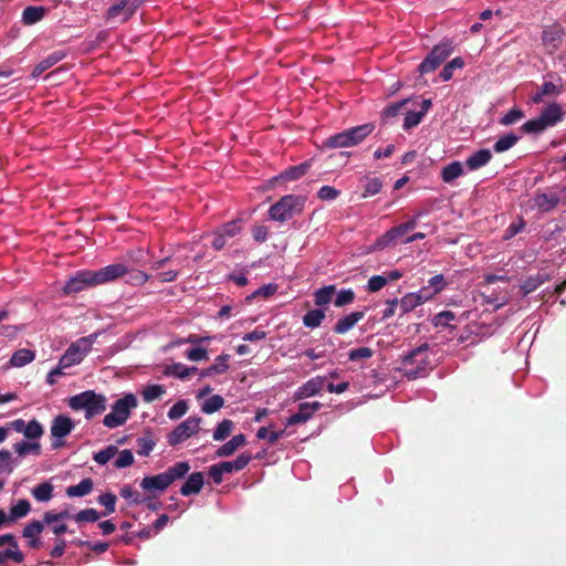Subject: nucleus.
<instances>
[{"label":"nucleus","instance_id":"obj_6","mask_svg":"<svg viewBox=\"0 0 566 566\" xmlns=\"http://www.w3.org/2000/svg\"><path fill=\"white\" fill-rule=\"evenodd\" d=\"M453 52L452 42L447 40L432 48L426 59L418 65L420 74L436 71Z\"/></svg>","mask_w":566,"mask_h":566},{"label":"nucleus","instance_id":"obj_50","mask_svg":"<svg viewBox=\"0 0 566 566\" xmlns=\"http://www.w3.org/2000/svg\"><path fill=\"white\" fill-rule=\"evenodd\" d=\"M547 128L545 123L541 119V117L533 118L524 123L521 129L526 134H538L544 132Z\"/></svg>","mask_w":566,"mask_h":566},{"label":"nucleus","instance_id":"obj_14","mask_svg":"<svg viewBox=\"0 0 566 566\" xmlns=\"http://www.w3.org/2000/svg\"><path fill=\"white\" fill-rule=\"evenodd\" d=\"M560 201V195L554 191L539 192L536 191L532 198L533 208L541 213L553 211Z\"/></svg>","mask_w":566,"mask_h":566},{"label":"nucleus","instance_id":"obj_45","mask_svg":"<svg viewBox=\"0 0 566 566\" xmlns=\"http://www.w3.org/2000/svg\"><path fill=\"white\" fill-rule=\"evenodd\" d=\"M126 275L128 276L126 283L134 286L144 285L149 280V275L146 272L140 270H134L130 266L129 272Z\"/></svg>","mask_w":566,"mask_h":566},{"label":"nucleus","instance_id":"obj_48","mask_svg":"<svg viewBox=\"0 0 566 566\" xmlns=\"http://www.w3.org/2000/svg\"><path fill=\"white\" fill-rule=\"evenodd\" d=\"M119 494L123 499L129 501L132 504H140L146 502V499L142 497V495L129 484L123 485Z\"/></svg>","mask_w":566,"mask_h":566},{"label":"nucleus","instance_id":"obj_59","mask_svg":"<svg viewBox=\"0 0 566 566\" xmlns=\"http://www.w3.org/2000/svg\"><path fill=\"white\" fill-rule=\"evenodd\" d=\"M188 411V403L186 400L177 401L168 411V418L176 420L181 418Z\"/></svg>","mask_w":566,"mask_h":566},{"label":"nucleus","instance_id":"obj_37","mask_svg":"<svg viewBox=\"0 0 566 566\" xmlns=\"http://www.w3.org/2000/svg\"><path fill=\"white\" fill-rule=\"evenodd\" d=\"M34 353L30 349L22 348L17 350L10 359V364L14 367H22L34 359Z\"/></svg>","mask_w":566,"mask_h":566},{"label":"nucleus","instance_id":"obj_51","mask_svg":"<svg viewBox=\"0 0 566 566\" xmlns=\"http://www.w3.org/2000/svg\"><path fill=\"white\" fill-rule=\"evenodd\" d=\"M136 442L137 453L143 457L149 455L156 444L150 434L138 438Z\"/></svg>","mask_w":566,"mask_h":566},{"label":"nucleus","instance_id":"obj_36","mask_svg":"<svg viewBox=\"0 0 566 566\" xmlns=\"http://www.w3.org/2000/svg\"><path fill=\"white\" fill-rule=\"evenodd\" d=\"M446 285H447V281H446L444 276L442 274H437V275L432 276L428 281V285L423 286L421 290L428 291V294L430 295V300H431L434 295H437L441 291H443Z\"/></svg>","mask_w":566,"mask_h":566},{"label":"nucleus","instance_id":"obj_32","mask_svg":"<svg viewBox=\"0 0 566 566\" xmlns=\"http://www.w3.org/2000/svg\"><path fill=\"white\" fill-rule=\"evenodd\" d=\"M0 552L2 553L3 559L6 562L10 559V560L14 562L15 564H21L24 560V554L20 549V546H19L17 539L13 543H10L6 549L0 551Z\"/></svg>","mask_w":566,"mask_h":566},{"label":"nucleus","instance_id":"obj_35","mask_svg":"<svg viewBox=\"0 0 566 566\" xmlns=\"http://www.w3.org/2000/svg\"><path fill=\"white\" fill-rule=\"evenodd\" d=\"M336 292L335 285H327L324 287L318 289L314 293V303L317 306H324L327 305L331 301L333 295Z\"/></svg>","mask_w":566,"mask_h":566},{"label":"nucleus","instance_id":"obj_22","mask_svg":"<svg viewBox=\"0 0 566 566\" xmlns=\"http://www.w3.org/2000/svg\"><path fill=\"white\" fill-rule=\"evenodd\" d=\"M229 359H230L229 354L223 353V354L219 355L216 358L213 365L200 370V377L205 378V377H212L214 375L224 374L229 369V365H228Z\"/></svg>","mask_w":566,"mask_h":566},{"label":"nucleus","instance_id":"obj_41","mask_svg":"<svg viewBox=\"0 0 566 566\" xmlns=\"http://www.w3.org/2000/svg\"><path fill=\"white\" fill-rule=\"evenodd\" d=\"M40 443L39 442H27L20 441L13 444V450L20 455L24 457L28 453H34L36 455L40 454Z\"/></svg>","mask_w":566,"mask_h":566},{"label":"nucleus","instance_id":"obj_44","mask_svg":"<svg viewBox=\"0 0 566 566\" xmlns=\"http://www.w3.org/2000/svg\"><path fill=\"white\" fill-rule=\"evenodd\" d=\"M166 392L164 386L161 385H148L143 390V399L146 402H151L156 399H159Z\"/></svg>","mask_w":566,"mask_h":566},{"label":"nucleus","instance_id":"obj_60","mask_svg":"<svg viewBox=\"0 0 566 566\" xmlns=\"http://www.w3.org/2000/svg\"><path fill=\"white\" fill-rule=\"evenodd\" d=\"M423 118V112H408L403 122V129L409 130L412 127L418 126Z\"/></svg>","mask_w":566,"mask_h":566},{"label":"nucleus","instance_id":"obj_56","mask_svg":"<svg viewBox=\"0 0 566 566\" xmlns=\"http://www.w3.org/2000/svg\"><path fill=\"white\" fill-rule=\"evenodd\" d=\"M98 503L105 507L104 515H108L115 512L116 495L107 492L98 496Z\"/></svg>","mask_w":566,"mask_h":566},{"label":"nucleus","instance_id":"obj_20","mask_svg":"<svg viewBox=\"0 0 566 566\" xmlns=\"http://www.w3.org/2000/svg\"><path fill=\"white\" fill-rule=\"evenodd\" d=\"M205 478L202 472H193L191 473L186 482L180 488V494L184 496H189L192 494L200 493L203 486Z\"/></svg>","mask_w":566,"mask_h":566},{"label":"nucleus","instance_id":"obj_18","mask_svg":"<svg viewBox=\"0 0 566 566\" xmlns=\"http://www.w3.org/2000/svg\"><path fill=\"white\" fill-rule=\"evenodd\" d=\"M365 316L364 311H355L340 317L333 327L335 334L344 335L349 332Z\"/></svg>","mask_w":566,"mask_h":566},{"label":"nucleus","instance_id":"obj_53","mask_svg":"<svg viewBox=\"0 0 566 566\" xmlns=\"http://www.w3.org/2000/svg\"><path fill=\"white\" fill-rule=\"evenodd\" d=\"M455 318V314L451 311H442L436 314L432 318V324L436 327H452L450 322Z\"/></svg>","mask_w":566,"mask_h":566},{"label":"nucleus","instance_id":"obj_10","mask_svg":"<svg viewBox=\"0 0 566 566\" xmlns=\"http://www.w3.org/2000/svg\"><path fill=\"white\" fill-rule=\"evenodd\" d=\"M137 0H120L112 4L105 12L107 21L119 19L122 23L127 22L138 8Z\"/></svg>","mask_w":566,"mask_h":566},{"label":"nucleus","instance_id":"obj_61","mask_svg":"<svg viewBox=\"0 0 566 566\" xmlns=\"http://www.w3.org/2000/svg\"><path fill=\"white\" fill-rule=\"evenodd\" d=\"M277 289H279L277 284H274V283L263 285L260 289H258L256 291H254L250 296H248L247 300L251 301L252 298L258 297V296H263L265 298L270 297L276 293Z\"/></svg>","mask_w":566,"mask_h":566},{"label":"nucleus","instance_id":"obj_1","mask_svg":"<svg viewBox=\"0 0 566 566\" xmlns=\"http://www.w3.org/2000/svg\"><path fill=\"white\" fill-rule=\"evenodd\" d=\"M375 129L374 123H365L331 135L323 142L325 148H349L360 145Z\"/></svg>","mask_w":566,"mask_h":566},{"label":"nucleus","instance_id":"obj_38","mask_svg":"<svg viewBox=\"0 0 566 566\" xmlns=\"http://www.w3.org/2000/svg\"><path fill=\"white\" fill-rule=\"evenodd\" d=\"M325 318L323 310H311L303 316V324L310 328L318 327Z\"/></svg>","mask_w":566,"mask_h":566},{"label":"nucleus","instance_id":"obj_9","mask_svg":"<svg viewBox=\"0 0 566 566\" xmlns=\"http://www.w3.org/2000/svg\"><path fill=\"white\" fill-rule=\"evenodd\" d=\"M74 427L75 423L70 417L64 415H59L54 417L51 424V434L54 438L52 442L53 450L63 447L64 442L62 441V439L69 436L74 429Z\"/></svg>","mask_w":566,"mask_h":566},{"label":"nucleus","instance_id":"obj_34","mask_svg":"<svg viewBox=\"0 0 566 566\" xmlns=\"http://www.w3.org/2000/svg\"><path fill=\"white\" fill-rule=\"evenodd\" d=\"M32 495L38 502H48L53 497V485L43 482L32 489Z\"/></svg>","mask_w":566,"mask_h":566},{"label":"nucleus","instance_id":"obj_63","mask_svg":"<svg viewBox=\"0 0 566 566\" xmlns=\"http://www.w3.org/2000/svg\"><path fill=\"white\" fill-rule=\"evenodd\" d=\"M523 117H524L523 111H521L518 108H512L501 118L500 124H502L504 126H509V125L515 124Z\"/></svg>","mask_w":566,"mask_h":566},{"label":"nucleus","instance_id":"obj_29","mask_svg":"<svg viewBox=\"0 0 566 566\" xmlns=\"http://www.w3.org/2000/svg\"><path fill=\"white\" fill-rule=\"evenodd\" d=\"M46 9L44 7H27L22 12V22L25 25H32L41 21L45 15Z\"/></svg>","mask_w":566,"mask_h":566},{"label":"nucleus","instance_id":"obj_39","mask_svg":"<svg viewBox=\"0 0 566 566\" xmlns=\"http://www.w3.org/2000/svg\"><path fill=\"white\" fill-rule=\"evenodd\" d=\"M520 139V136L510 133L502 137H500L496 143L493 145V149L495 153H503L512 148Z\"/></svg>","mask_w":566,"mask_h":566},{"label":"nucleus","instance_id":"obj_12","mask_svg":"<svg viewBox=\"0 0 566 566\" xmlns=\"http://www.w3.org/2000/svg\"><path fill=\"white\" fill-rule=\"evenodd\" d=\"M129 272V265L125 263H113L106 265L97 271H93L96 285L107 284L120 277H124Z\"/></svg>","mask_w":566,"mask_h":566},{"label":"nucleus","instance_id":"obj_30","mask_svg":"<svg viewBox=\"0 0 566 566\" xmlns=\"http://www.w3.org/2000/svg\"><path fill=\"white\" fill-rule=\"evenodd\" d=\"M463 166L460 161H452L444 166L441 170V179L446 184H451L453 180L463 175Z\"/></svg>","mask_w":566,"mask_h":566},{"label":"nucleus","instance_id":"obj_57","mask_svg":"<svg viewBox=\"0 0 566 566\" xmlns=\"http://www.w3.org/2000/svg\"><path fill=\"white\" fill-rule=\"evenodd\" d=\"M355 300V293L353 290H340L334 301V305L336 307H343L345 305L352 304Z\"/></svg>","mask_w":566,"mask_h":566},{"label":"nucleus","instance_id":"obj_58","mask_svg":"<svg viewBox=\"0 0 566 566\" xmlns=\"http://www.w3.org/2000/svg\"><path fill=\"white\" fill-rule=\"evenodd\" d=\"M134 463V455L130 450L125 449L118 453V458L114 462V467L117 469H124L130 467Z\"/></svg>","mask_w":566,"mask_h":566},{"label":"nucleus","instance_id":"obj_15","mask_svg":"<svg viewBox=\"0 0 566 566\" xmlns=\"http://www.w3.org/2000/svg\"><path fill=\"white\" fill-rule=\"evenodd\" d=\"M322 408V403L318 401L314 402H302L298 405V410L294 415L287 418L286 424L294 426L297 423H304L312 418L314 412Z\"/></svg>","mask_w":566,"mask_h":566},{"label":"nucleus","instance_id":"obj_13","mask_svg":"<svg viewBox=\"0 0 566 566\" xmlns=\"http://www.w3.org/2000/svg\"><path fill=\"white\" fill-rule=\"evenodd\" d=\"M90 286H96L93 271H78L73 277L66 281L65 285L63 286V292L66 295L76 294Z\"/></svg>","mask_w":566,"mask_h":566},{"label":"nucleus","instance_id":"obj_3","mask_svg":"<svg viewBox=\"0 0 566 566\" xmlns=\"http://www.w3.org/2000/svg\"><path fill=\"white\" fill-rule=\"evenodd\" d=\"M73 410H85V418L91 419L106 410V398L93 390H86L70 398Z\"/></svg>","mask_w":566,"mask_h":566},{"label":"nucleus","instance_id":"obj_16","mask_svg":"<svg viewBox=\"0 0 566 566\" xmlns=\"http://www.w3.org/2000/svg\"><path fill=\"white\" fill-rule=\"evenodd\" d=\"M430 300V295L426 290H419L417 293H409L399 301V307L402 314H406L417 306Z\"/></svg>","mask_w":566,"mask_h":566},{"label":"nucleus","instance_id":"obj_31","mask_svg":"<svg viewBox=\"0 0 566 566\" xmlns=\"http://www.w3.org/2000/svg\"><path fill=\"white\" fill-rule=\"evenodd\" d=\"M31 511V504L28 500H19L15 505L11 506L9 512L10 522H15L19 518L27 516Z\"/></svg>","mask_w":566,"mask_h":566},{"label":"nucleus","instance_id":"obj_21","mask_svg":"<svg viewBox=\"0 0 566 566\" xmlns=\"http://www.w3.org/2000/svg\"><path fill=\"white\" fill-rule=\"evenodd\" d=\"M66 56V53L64 51L57 50L52 53H50L45 59H43L40 63L35 65V67L32 71V76L38 77L42 73H44L46 70L62 61Z\"/></svg>","mask_w":566,"mask_h":566},{"label":"nucleus","instance_id":"obj_27","mask_svg":"<svg viewBox=\"0 0 566 566\" xmlns=\"http://www.w3.org/2000/svg\"><path fill=\"white\" fill-rule=\"evenodd\" d=\"M140 486L145 491H165L169 485L164 476L163 473L145 476Z\"/></svg>","mask_w":566,"mask_h":566},{"label":"nucleus","instance_id":"obj_26","mask_svg":"<svg viewBox=\"0 0 566 566\" xmlns=\"http://www.w3.org/2000/svg\"><path fill=\"white\" fill-rule=\"evenodd\" d=\"M492 159V154L489 149H480L469 156L465 165L470 170H478L485 166Z\"/></svg>","mask_w":566,"mask_h":566},{"label":"nucleus","instance_id":"obj_64","mask_svg":"<svg viewBox=\"0 0 566 566\" xmlns=\"http://www.w3.org/2000/svg\"><path fill=\"white\" fill-rule=\"evenodd\" d=\"M99 518V513L95 509H85L80 511L74 520L81 522H96Z\"/></svg>","mask_w":566,"mask_h":566},{"label":"nucleus","instance_id":"obj_42","mask_svg":"<svg viewBox=\"0 0 566 566\" xmlns=\"http://www.w3.org/2000/svg\"><path fill=\"white\" fill-rule=\"evenodd\" d=\"M464 66V61L462 57H454L453 60H451L449 63H447L444 65V67L442 69V71L440 72V77L442 78V81L447 82L449 80L452 78L453 76V71L455 69H461Z\"/></svg>","mask_w":566,"mask_h":566},{"label":"nucleus","instance_id":"obj_8","mask_svg":"<svg viewBox=\"0 0 566 566\" xmlns=\"http://www.w3.org/2000/svg\"><path fill=\"white\" fill-rule=\"evenodd\" d=\"M92 347V342L87 337H82L71 344L64 355L60 358L61 367L67 368L80 364Z\"/></svg>","mask_w":566,"mask_h":566},{"label":"nucleus","instance_id":"obj_46","mask_svg":"<svg viewBox=\"0 0 566 566\" xmlns=\"http://www.w3.org/2000/svg\"><path fill=\"white\" fill-rule=\"evenodd\" d=\"M166 376H172L179 379H186L188 377V367L181 363H175L167 365L164 369Z\"/></svg>","mask_w":566,"mask_h":566},{"label":"nucleus","instance_id":"obj_49","mask_svg":"<svg viewBox=\"0 0 566 566\" xmlns=\"http://www.w3.org/2000/svg\"><path fill=\"white\" fill-rule=\"evenodd\" d=\"M43 433H44V430H43L42 424L35 419L29 421L25 424V429L23 432L25 438L32 439V440L39 439L40 437H42Z\"/></svg>","mask_w":566,"mask_h":566},{"label":"nucleus","instance_id":"obj_52","mask_svg":"<svg viewBox=\"0 0 566 566\" xmlns=\"http://www.w3.org/2000/svg\"><path fill=\"white\" fill-rule=\"evenodd\" d=\"M118 452L117 447L108 446L105 449L96 452L93 457L94 461L101 465L106 464L116 453Z\"/></svg>","mask_w":566,"mask_h":566},{"label":"nucleus","instance_id":"obj_43","mask_svg":"<svg viewBox=\"0 0 566 566\" xmlns=\"http://www.w3.org/2000/svg\"><path fill=\"white\" fill-rule=\"evenodd\" d=\"M223 405L224 399L220 395H213L203 402L201 410L207 415H211L222 408Z\"/></svg>","mask_w":566,"mask_h":566},{"label":"nucleus","instance_id":"obj_7","mask_svg":"<svg viewBox=\"0 0 566 566\" xmlns=\"http://www.w3.org/2000/svg\"><path fill=\"white\" fill-rule=\"evenodd\" d=\"M202 419L200 417H189L181 423H179L171 432L167 436V442L169 446L175 447L188 438L197 434L200 430V423Z\"/></svg>","mask_w":566,"mask_h":566},{"label":"nucleus","instance_id":"obj_62","mask_svg":"<svg viewBox=\"0 0 566 566\" xmlns=\"http://www.w3.org/2000/svg\"><path fill=\"white\" fill-rule=\"evenodd\" d=\"M374 355V350L369 347H358L349 350L348 359L352 361L367 359Z\"/></svg>","mask_w":566,"mask_h":566},{"label":"nucleus","instance_id":"obj_40","mask_svg":"<svg viewBox=\"0 0 566 566\" xmlns=\"http://www.w3.org/2000/svg\"><path fill=\"white\" fill-rule=\"evenodd\" d=\"M233 421L230 419H223L214 429L213 431V439L216 441H222L226 440L228 437H230L232 430H233Z\"/></svg>","mask_w":566,"mask_h":566},{"label":"nucleus","instance_id":"obj_47","mask_svg":"<svg viewBox=\"0 0 566 566\" xmlns=\"http://www.w3.org/2000/svg\"><path fill=\"white\" fill-rule=\"evenodd\" d=\"M381 188H382V182L379 178L365 177V185H364L365 190H364L363 197L366 198L369 196H375L380 192Z\"/></svg>","mask_w":566,"mask_h":566},{"label":"nucleus","instance_id":"obj_2","mask_svg":"<svg viewBox=\"0 0 566 566\" xmlns=\"http://www.w3.org/2000/svg\"><path fill=\"white\" fill-rule=\"evenodd\" d=\"M428 352L429 344L423 343L402 356L400 369L408 379L426 377L429 374L431 366Z\"/></svg>","mask_w":566,"mask_h":566},{"label":"nucleus","instance_id":"obj_25","mask_svg":"<svg viewBox=\"0 0 566 566\" xmlns=\"http://www.w3.org/2000/svg\"><path fill=\"white\" fill-rule=\"evenodd\" d=\"M190 470V465L187 461H180L168 468L163 472L168 485H171L175 481L182 479Z\"/></svg>","mask_w":566,"mask_h":566},{"label":"nucleus","instance_id":"obj_5","mask_svg":"<svg viewBox=\"0 0 566 566\" xmlns=\"http://www.w3.org/2000/svg\"><path fill=\"white\" fill-rule=\"evenodd\" d=\"M137 407V398L133 394H126L123 398L116 400L112 406V411L107 413L103 423L107 428H117L123 426L134 408Z\"/></svg>","mask_w":566,"mask_h":566},{"label":"nucleus","instance_id":"obj_23","mask_svg":"<svg viewBox=\"0 0 566 566\" xmlns=\"http://www.w3.org/2000/svg\"><path fill=\"white\" fill-rule=\"evenodd\" d=\"M247 442L243 433L232 437L228 442L222 444L217 451L216 455L219 458L232 455L240 447H243Z\"/></svg>","mask_w":566,"mask_h":566},{"label":"nucleus","instance_id":"obj_11","mask_svg":"<svg viewBox=\"0 0 566 566\" xmlns=\"http://www.w3.org/2000/svg\"><path fill=\"white\" fill-rule=\"evenodd\" d=\"M565 34V28L559 23L544 27L542 31V42L549 54L555 53L560 48Z\"/></svg>","mask_w":566,"mask_h":566},{"label":"nucleus","instance_id":"obj_19","mask_svg":"<svg viewBox=\"0 0 566 566\" xmlns=\"http://www.w3.org/2000/svg\"><path fill=\"white\" fill-rule=\"evenodd\" d=\"M324 377H314L303 384L295 392L296 399L308 398L317 395L324 387Z\"/></svg>","mask_w":566,"mask_h":566},{"label":"nucleus","instance_id":"obj_17","mask_svg":"<svg viewBox=\"0 0 566 566\" xmlns=\"http://www.w3.org/2000/svg\"><path fill=\"white\" fill-rule=\"evenodd\" d=\"M43 532V523L40 521H31L23 531L22 536L28 539V546L32 549H39L42 546L40 534Z\"/></svg>","mask_w":566,"mask_h":566},{"label":"nucleus","instance_id":"obj_24","mask_svg":"<svg viewBox=\"0 0 566 566\" xmlns=\"http://www.w3.org/2000/svg\"><path fill=\"white\" fill-rule=\"evenodd\" d=\"M541 119L548 127H552L563 119L562 107L557 103L549 104L539 115Z\"/></svg>","mask_w":566,"mask_h":566},{"label":"nucleus","instance_id":"obj_54","mask_svg":"<svg viewBox=\"0 0 566 566\" xmlns=\"http://www.w3.org/2000/svg\"><path fill=\"white\" fill-rule=\"evenodd\" d=\"M240 221H230L221 226L218 230L221 235H223L227 240L234 238L241 232Z\"/></svg>","mask_w":566,"mask_h":566},{"label":"nucleus","instance_id":"obj_28","mask_svg":"<svg viewBox=\"0 0 566 566\" xmlns=\"http://www.w3.org/2000/svg\"><path fill=\"white\" fill-rule=\"evenodd\" d=\"M94 483L91 478L83 479L78 484L70 485L65 493L69 497H81L93 491Z\"/></svg>","mask_w":566,"mask_h":566},{"label":"nucleus","instance_id":"obj_4","mask_svg":"<svg viewBox=\"0 0 566 566\" xmlns=\"http://www.w3.org/2000/svg\"><path fill=\"white\" fill-rule=\"evenodd\" d=\"M305 197L286 195L269 209V218L274 221L284 222L304 210Z\"/></svg>","mask_w":566,"mask_h":566},{"label":"nucleus","instance_id":"obj_33","mask_svg":"<svg viewBox=\"0 0 566 566\" xmlns=\"http://www.w3.org/2000/svg\"><path fill=\"white\" fill-rule=\"evenodd\" d=\"M311 167L310 161H304L297 166L287 168L281 174V178L285 180H296L303 177Z\"/></svg>","mask_w":566,"mask_h":566},{"label":"nucleus","instance_id":"obj_55","mask_svg":"<svg viewBox=\"0 0 566 566\" xmlns=\"http://www.w3.org/2000/svg\"><path fill=\"white\" fill-rule=\"evenodd\" d=\"M543 282L544 279L539 274H536L535 276H528L523 281L521 285L523 295H527L534 292Z\"/></svg>","mask_w":566,"mask_h":566}]
</instances>
